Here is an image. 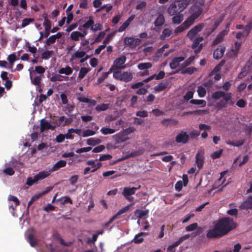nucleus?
I'll use <instances>...</instances> for the list:
<instances>
[{"label":"nucleus","mask_w":252,"mask_h":252,"mask_svg":"<svg viewBox=\"0 0 252 252\" xmlns=\"http://www.w3.org/2000/svg\"><path fill=\"white\" fill-rule=\"evenodd\" d=\"M66 164V161L64 160H60L57 162L50 169L51 172L59 170L60 168L65 166Z\"/></svg>","instance_id":"18"},{"label":"nucleus","mask_w":252,"mask_h":252,"mask_svg":"<svg viewBox=\"0 0 252 252\" xmlns=\"http://www.w3.org/2000/svg\"><path fill=\"white\" fill-rule=\"evenodd\" d=\"M132 205V204H129L125 206V207L119 210L118 212L113 216L116 217V219L118 216L127 212L129 210L130 207Z\"/></svg>","instance_id":"34"},{"label":"nucleus","mask_w":252,"mask_h":252,"mask_svg":"<svg viewBox=\"0 0 252 252\" xmlns=\"http://www.w3.org/2000/svg\"><path fill=\"white\" fill-rule=\"evenodd\" d=\"M3 172L4 173H5L6 174L10 175V176L13 175L15 173L14 170L11 167H7V168H5L3 170Z\"/></svg>","instance_id":"64"},{"label":"nucleus","mask_w":252,"mask_h":252,"mask_svg":"<svg viewBox=\"0 0 252 252\" xmlns=\"http://www.w3.org/2000/svg\"><path fill=\"white\" fill-rule=\"evenodd\" d=\"M194 94V91H189L184 95V100L187 101L192 98Z\"/></svg>","instance_id":"47"},{"label":"nucleus","mask_w":252,"mask_h":252,"mask_svg":"<svg viewBox=\"0 0 252 252\" xmlns=\"http://www.w3.org/2000/svg\"><path fill=\"white\" fill-rule=\"evenodd\" d=\"M249 68L246 66H244L241 70V71L239 73L238 78L242 79L246 76L248 73Z\"/></svg>","instance_id":"46"},{"label":"nucleus","mask_w":252,"mask_h":252,"mask_svg":"<svg viewBox=\"0 0 252 252\" xmlns=\"http://www.w3.org/2000/svg\"><path fill=\"white\" fill-rule=\"evenodd\" d=\"M149 211L148 210H142L137 209L135 211V216L139 219H146L148 217Z\"/></svg>","instance_id":"15"},{"label":"nucleus","mask_w":252,"mask_h":252,"mask_svg":"<svg viewBox=\"0 0 252 252\" xmlns=\"http://www.w3.org/2000/svg\"><path fill=\"white\" fill-rule=\"evenodd\" d=\"M95 134V132L94 131L88 129L83 132L82 136L84 137H86L88 136L94 135Z\"/></svg>","instance_id":"55"},{"label":"nucleus","mask_w":252,"mask_h":252,"mask_svg":"<svg viewBox=\"0 0 252 252\" xmlns=\"http://www.w3.org/2000/svg\"><path fill=\"white\" fill-rule=\"evenodd\" d=\"M172 22L174 24H179L183 20L184 15L183 14H179L173 15Z\"/></svg>","instance_id":"28"},{"label":"nucleus","mask_w":252,"mask_h":252,"mask_svg":"<svg viewBox=\"0 0 252 252\" xmlns=\"http://www.w3.org/2000/svg\"><path fill=\"white\" fill-rule=\"evenodd\" d=\"M67 78V77L63 76L59 74H56L55 75H52L50 78V80L53 82L56 81H62L63 80V78L66 79Z\"/></svg>","instance_id":"40"},{"label":"nucleus","mask_w":252,"mask_h":252,"mask_svg":"<svg viewBox=\"0 0 252 252\" xmlns=\"http://www.w3.org/2000/svg\"><path fill=\"white\" fill-rule=\"evenodd\" d=\"M65 120V117L63 116L61 117H60L59 119H58V122H55V125L56 126H64L66 125V121L64 122Z\"/></svg>","instance_id":"44"},{"label":"nucleus","mask_w":252,"mask_h":252,"mask_svg":"<svg viewBox=\"0 0 252 252\" xmlns=\"http://www.w3.org/2000/svg\"><path fill=\"white\" fill-rule=\"evenodd\" d=\"M204 27V23H201L195 26L188 32L187 36L190 40H193L194 37L197 33L201 32Z\"/></svg>","instance_id":"4"},{"label":"nucleus","mask_w":252,"mask_h":252,"mask_svg":"<svg viewBox=\"0 0 252 252\" xmlns=\"http://www.w3.org/2000/svg\"><path fill=\"white\" fill-rule=\"evenodd\" d=\"M252 29V19L250 20L244 27V36H248Z\"/></svg>","instance_id":"23"},{"label":"nucleus","mask_w":252,"mask_h":252,"mask_svg":"<svg viewBox=\"0 0 252 252\" xmlns=\"http://www.w3.org/2000/svg\"><path fill=\"white\" fill-rule=\"evenodd\" d=\"M189 237H190V235L189 234H186V235L180 237L178 239V240L175 242L171 246H170V248H175V247H177L184 241L189 239Z\"/></svg>","instance_id":"22"},{"label":"nucleus","mask_w":252,"mask_h":252,"mask_svg":"<svg viewBox=\"0 0 252 252\" xmlns=\"http://www.w3.org/2000/svg\"><path fill=\"white\" fill-rule=\"evenodd\" d=\"M141 42L139 38H135L132 37H126L124 39V44L131 48H134Z\"/></svg>","instance_id":"6"},{"label":"nucleus","mask_w":252,"mask_h":252,"mask_svg":"<svg viewBox=\"0 0 252 252\" xmlns=\"http://www.w3.org/2000/svg\"><path fill=\"white\" fill-rule=\"evenodd\" d=\"M135 191L136 189L134 188V187H125L123 189L122 194L126 200L129 201H133L134 198L131 196V195L134 194Z\"/></svg>","instance_id":"7"},{"label":"nucleus","mask_w":252,"mask_h":252,"mask_svg":"<svg viewBox=\"0 0 252 252\" xmlns=\"http://www.w3.org/2000/svg\"><path fill=\"white\" fill-rule=\"evenodd\" d=\"M152 66L150 63H141L138 65V68L140 70H144L150 68Z\"/></svg>","instance_id":"38"},{"label":"nucleus","mask_w":252,"mask_h":252,"mask_svg":"<svg viewBox=\"0 0 252 252\" xmlns=\"http://www.w3.org/2000/svg\"><path fill=\"white\" fill-rule=\"evenodd\" d=\"M136 115L142 118L147 117L148 116L147 112L145 110L137 111L136 113Z\"/></svg>","instance_id":"63"},{"label":"nucleus","mask_w":252,"mask_h":252,"mask_svg":"<svg viewBox=\"0 0 252 252\" xmlns=\"http://www.w3.org/2000/svg\"><path fill=\"white\" fill-rule=\"evenodd\" d=\"M197 93L199 97H203L206 95V89L202 86H199L198 87Z\"/></svg>","instance_id":"49"},{"label":"nucleus","mask_w":252,"mask_h":252,"mask_svg":"<svg viewBox=\"0 0 252 252\" xmlns=\"http://www.w3.org/2000/svg\"><path fill=\"white\" fill-rule=\"evenodd\" d=\"M58 72L59 74H64L66 75H69L72 73V69L69 66H66L65 67L61 68Z\"/></svg>","instance_id":"24"},{"label":"nucleus","mask_w":252,"mask_h":252,"mask_svg":"<svg viewBox=\"0 0 252 252\" xmlns=\"http://www.w3.org/2000/svg\"><path fill=\"white\" fill-rule=\"evenodd\" d=\"M189 103L192 104L200 105L201 107H205L206 105V102L202 99H191Z\"/></svg>","instance_id":"31"},{"label":"nucleus","mask_w":252,"mask_h":252,"mask_svg":"<svg viewBox=\"0 0 252 252\" xmlns=\"http://www.w3.org/2000/svg\"><path fill=\"white\" fill-rule=\"evenodd\" d=\"M117 129L110 128L106 127H102L100 129V132L104 135L111 134L115 132Z\"/></svg>","instance_id":"30"},{"label":"nucleus","mask_w":252,"mask_h":252,"mask_svg":"<svg viewBox=\"0 0 252 252\" xmlns=\"http://www.w3.org/2000/svg\"><path fill=\"white\" fill-rule=\"evenodd\" d=\"M80 32L78 31H74L70 33V37L71 39L73 41H78L79 40V38H80Z\"/></svg>","instance_id":"43"},{"label":"nucleus","mask_w":252,"mask_h":252,"mask_svg":"<svg viewBox=\"0 0 252 252\" xmlns=\"http://www.w3.org/2000/svg\"><path fill=\"white\" fill-rule=\"evenodd\" d=\"M34 21V19L33 18H25L23 20L22 27L24 28L27 26L29 25L31 23Z\"/></svg>","instance_id":"50"},{"label":"nucleus","mask_w":252,"mask_h":252,"mask_svg":"<svg viewBox=\"0 0 252 252\" xmlns=\"http://www.w3.org/2000/svg\"><path fill=\"white\" fill-rule=\"evenodd\" d=\"M144 233L140 232L135 235L134 238L133 240V241L136 244H140L143 242L144 239L143 238L140 237V236L143 235Z\"/></svg>","instance_id":"42"},{"label":"nucleus","mask_w":252,"mask_h":252,"mask_svg":"<svg viewBox=\"0 0 252 252\" xmlns=\"http://www.w3.org/2000/svg\"><path fill=\"white\" fill-rule=\"evenodd\" d=\"M154 78H155L156 80H158V75H157L156 74H155L151 76L150 77H148V78L145 79L143 82H137L136 83L133 84L131 85V88L133 89L140 88L144 85V83H147V82L152 80Z\"/></svg>","instance_id":"11"},{"label":"nucleus","mask_w":252,"mask_h":252,"mask_svg":"<svg viewBox=\"0 0 252 252\" xmlns=\"http://www.w3.org/2000/svg\"><path fill=\"white\" fill-rule=\"evenodd\" d=\"M126 61V57L125 56H122L120 57L115 59L113 62V67L117 69H124L125 66L123 64Z\"/></svg>","instance_id":"8"},{"label":"nucleus","mask_w":252,"mask_h":252,"mask_svg":"<svg viewBox=\"0 0 252 252\" xmlns=\"http://www.w3.org/2000/svg\"><path fill=\"white\" fill-rule=\"evenodd\" d=\"M109 108V104H101L100 105H97L95 107V110L97 112L106 111Z\"/></svg>","instance_id":"37"},{"label":"nucleus","mask_w":252,"mask_h":252,"mask_svg":"<svg viewBox=\"0 0 252 252\" xmlns=\"http://www.w3.org/2000/svg\"><path fill=\"white\" fill-rule=\"evenodd\" d=\"M198 227L197 223H192L186 227V230L188 232L192 231L196 229Z\"/></svg>","instance_id":"54"},{"label":"nucleus","mask_w":252,"mask_h":252,"mask_svg":"<svg viewBox=\"0 0 252 252\" xmlns=\"http://www.w3.org/2000/svg\"><path fill=\"white\" fill-rule=\"evenodd\" d=\"M57 237L56 238L59 240V241L60 242V244L63 246H66V247H69L72 244V242H65L64 241L63 239L60 237V235L59 234H57Z\"/></svg>","instance_id":"51"},{"label":"nucleus","mask_w":252,"mask_h":252,"mask_svg":"<svg viewBox=\"0 0 252 252\" xmlns=\"http://www.w3.org/2000/svg\"><path fill=\"white\" fill-rule=\"evenodd\" d=\"M122 73L121 71H115L113 72V77L117 80L121 81Z\"/></svg>","instance_id":"62"},{"label":"nucleus","mask_w":252,"mask_h":252,"mask_svg":"<svg viewBox=\"0 0 252 252\" xmlns=\"http://www.w3.org/2000/svg\"><path fill=\"white\" fill-rule=\"evenodd\" d=\"M105 32H101L99 33L97 36L94 39V42L98 43L101 41L102 39L105 36Z\"/></svg>","instance_id":"57"},{"label":"nucleus","mask_w":252,"mask_h":252,"mask_svg":"<svg viewBox=\"0 0 252 252\" xmlns=\"http://www.w3.org/2000/svg\"><path fill=\"white\" fill-rule=\"evenodd\" d=\"M185 58L183 57H178L174 58L170 63V67L171 69H175L180 64V63L184 61Z\"/></svg>","instance_id":"13"},{"label":"nucleus","mask_w":252,"mask_h":252,"mask_svg":"<svg viewBox=\"0 0 252 252\" xmlns=\"http://www.w3.org/2000/svg\"><path fill=\"white\" fill-rule=\"evenodd\" d=\"M8 200L13 201L15 204V207L19 205L20 202L19 200L16 197L12 195H9L8 198Z\"/></svg>","instance_id":"52"},{"label":"nucleus","mask_w":252,"mask_h":252,"mask_svg":"<svg viewBox=\"0 0 252 252\" xmlns=\"http://www.w3.org/2000/svg\"><path fill=\"white\" fill-rule=\"evenodd\" d=\"M57 201H62V203L63 204V205H64L65 204H67V203H70L71 204H72V200L70 199V198L69 197H68V196H65L64 197H62L60 198H58L57 200Z\"/></svg>","instance_id":"39"},{"label":"nucleus","mask_w":252,"mask_h":252,"mask_svg":"<svg viewBox=\"0 0 252 252\" xmlns=\"http://www.w3.org/2000/svg\"><path fill=\"white\" fill-rule=\"evenodd\" d=\"M189 141V136L187 132L181 130L175 137V141L177 143L186 144Z\"/></svg>","instance_id":"5"},{"label":"nucleus","mask_w":252,"mask_h":252,"mask_svg":"<svg viewBox=\"0 0 252 252\" xmlns=\"http://www.w3.org/2000/svg\"><path fill=\"white\" fill-rule=\"evenodd\" d=\"M56 42V39L54 37V36L51 35L49 38H48L45 42V44L46 45H50L52 44H54Z\"/></svg>","instance_id":"61"},{"label":"nucleus","mask_w":252,"mask_h":252,"mask_svg":"<svg viewBox=\"0 0 252 252\" xmlns=\"http://www.w3.org/2000/svg\"><path fill=\"white\" fill-rule=\"evenodd\" d=\"M196 70H197L196 68L194 67H189L186 68L185 69H184V68H182V69L177 70L176 72L177 73L180 72L182 74H191L194 71H196Z\"/></svg>","instance_id":"19"},{"label":"nucleus","mask_w":252,"mask_h":252,"mask_svg":"<svg viewBox=\"0 0 252 252\" xmlns=\"http://www.w3.org/2000/svg\"><path fill=\"white\" fill-rule=\"evenodd\" d=\"M225 50L224 47H221L220 48H217L214 50L213 53V57L216 60L220 59L223 55Z\"/></svg>","instance_id":"14"},{"label":"nucleus","mask_w":252,"mask_h":252,"mask_svg":"<svg viewBox=\"0 0 252 252\" xmlns=\"http://www.w3.org/2000/svg\"><path fill=\"white\" fill-rule=\"evenodd\" d=\"M52 53V51L46 50L41 54V58L43 60H48L51 57Z\"/></svg>","instance_id":"45"},{"label":"nucleus","mask_w":252,"mask_h":252,"mask_svg":"<svg viewBox=\"0 0 252 252\" xmlns=\"http://www.w3.org/2000/svg\"><path fill=\"white\" fill-rule=\"evenodd\" d=\"M168 47H169V45L167 44H165V45H164L162 46V48L159 49H158V57L161 56L162 55H163V56L164 57L168 56L170 52L168 51V52H164V49L165 48H168Z\"/></svg>","instance_id":"35"},{"label":"nucleus","mask_w":252,"mask_h":252,"mask_svg":"<svg viewBox=\"0 0 252 252\" xmlns=\"http://www.w3.org/2000/svg\"><path fill=\"white\" fill-rule=\"evenodd\" d=\"M38 182L37 180H35V176L32 178L31 177H28L27 180L26 184L29 186H32L34 183Z\"/></svg>","instance_id":"58"},{"label":"nucleus","mask_w":252,"mask_h":252,"mask_svg":"<svg viewBox=\"0 0 252 252\" xmlns=\"http://www.w3.org/2000/svg\"><path fill=\"white\" fill-rule=\"evenodd\" d=\"M222 153V150L220 149L219 151L214 152L213 153H212L211 155V157L213 159H216L220 158L221 156Z\"/></svg>","instance_id":"56"},{"label":"nucleus","mask_w":252,"mask_h":252,"mask_svg":"<svg viewBox=\"0 0 252 252\" xmlns=\"http://www.w3.org/2000/svg\"><path fill=\"white\" fill-rule=\"evenodd\" d=\"M192 14L187 19V20L191 25L194 23L195 20L197 19L202 13V8L200 6L195 5L192 7Z\"/></svg>","instance_id":"3"},{"label":"nucleus","mask_w":252,"mask_h":252,"mask_svg":"<svg viewBox=\"0 0 252 252\" xmlns=\"http://www.w3.org/2000/svg\"><path fill=\"white\" fill-rule=\"evenodd\" d=\"M187 5V3L183 0H176L170 4L168 9V12L171 16L181 14Z\"/></svg>","instance_id":"2"},{"label":"nucleus","mask_w":252,"mask_h":252,"mask_svg":"<svg viewBox=\"0 0 252 252\" xmlns=\"http://www.w3.org/2000/svg\"><path fill=\"white\" fill-rule=\"evenodd\" d=\"M200 131L197 130H193L189 132V139H194L198 137L200 135Z\"/></svg>","instance_id":"53"},{"label":"nucleus","mask_w":252,"mask_h":252,"mask_svg":"<svg viewBox=\"0 0 252 252\" xmlns=\"http://www.w3.org/2000/svg\"><path fill=\"white\" fill-rule=\"evenodd\" d=\"M94 24V21L92 17H90L89 20L82 25V27L85 29L91 28L92 30V26Z\"/></svg>","instance_id":"41"},{"label":"nucleus","mask_w":252,"mask_h":252,"mask_svg":"<svg viewBox=\"0 0 252 252\" xmlns=\"http://www.w3.org/2000/svg\"><path fill=\"white\" fill-rule=\"evenodd\" d=\"M236 223L232 218H222L217 221L213 229L208 231L206 233V237L208 239L222 237L236 228Z\"/></svg>","instance_id":"1"},{"label":"nucleus","mask_w":252,"mask_h":252,"mask_svg":"<svg viewBox=\"0 0 252 252\" xmlns=\"http://www.w3.org/2000/svg\"><path fill=\"white\" fill-rule=\"evenodd\" d=\"M242 209H252V196L248 198L244 201L240 206Z\"/></svg>","instance_id":"16"},{"label":"nucleus","mask_w":252,"mask_h":252,"mask_svg":"<svg viewBox=\"0 0 252 252\" xmlns=\"http://www.w3.org/2000/svg\"><path fill=\"white\" fill-rule=\"evenodd\" d=\"M169 81L167 80H163L158 84V92L167 88L169 85Z\"/></svg>","instance_id":"33"},{"label":"nucleus","mask_w":252,"mask_h":252,"mask_svg":"<svg viewBox=\"0 0 252 252\" xmlns=\"http://www.w3.org/2000/svg\"><path fill=\"white\" fill-rule=\"evenodd\" d=\"M90 71V68L81 67L79 73L78 78L80 79H83Z\"/></svg>","instance_id":"32"},{"label":"nucleus","mask_w":252,"mask_h":252,"mask_svg":"<svg viewBox=\"0 0 252 252\" xmlns=\"http://www.w3.org/2000/svg\"><path fill=\"white\" fill-rule=\"evenodd\" d=\"M101 142V141L98 138H90L87 140V144L89 145L95 146Z\"/></svg>","instance_id":"29"},{"label":"nucleus","mask_w":252,"mask_h":252,"mask_svg":"<svg viewBox=\"0 0 252 252\" xmlns=\"http://www.w3.org/2000/svg\"><path fill=\"white\" fill-rule=\"evenodd\" d=\"M7 60L10 63L13 65L14 62L17 60L16 56L14 53L10 54L8 56Z\"/></svg>","instance_id":"60"},{"label":"nucleus","mask_w":252,"mask_h":252,"mask_svg":"<svg viewBox=\"0 0 252 252\" xmlns=\"http://www.w3.org/2000/svg\"><path fill=\"white\" fill-rule=\"evenodd\" d=\"M225 31H223L218 34L216 38L213 41V45H216L222 42L223 40V36L225 35Z\"/></svg>","instance_id":"25"},{"label":"nucleus","mask_w":252,"mask_h":252,"mask_svg":"<svg viewBox=\"0 0 252 252\" xmlns=\"http://www.w3.org/2000/svg\"><path fill=\"white\" fill-rule=\"evenodd\" d=\"M178 123V121L175 119H164L162 121V124L165 126L176 125Z\"/></svg>","instance_id":"20"},{"label":"nucleus","mask_w":252,"mask_h":252,"mask_svg":"<svg viewBox=\"0 0 252 252\" xmlns=\"http://www.w3.org/2000/svg\"><path fill=\"white\" fill-rule=\"evenodd\" d=\"M28 241L32 247H34L37 244V240L32 234H30L27 236Z\"/></svg>","instance_id":"27"},{"label":"nucleus","mask_w":252,"mask_h":252,"mask_svg":"<svg viewBox=\"0 0 252 252\" xmlns=\"http://www.w3.org/2000/svg\"><path fill=\"white\" fill-rule=\"evenodd\" d=\"M43 25L45 29H51V22L47 18L46 14H45V15L44 16V22Z\"/></svg>","instance_id":"48"},{"label":"nucleus","mask_w":252,"mask_h":252,"mask_svg":"<svg viewBox=\"0 0 252 252\" xmlns=\"http://www.w3.org/2000/svg\"><path fill=\"white\" fill-rule=\"evenodd\" d=\"M55 128L56 126H53L51 125L45 119L41 120L40 130L41 132H44L45 130L51 129L53 130L55 129Z\"/></svg>","instance_id":"10"},{"label":"nucleus","mask_w":252,"mask_h":252,"mask_svg":"<svg viewBox=\"0 0 252 252\" xmlns=\"http://www.w3.org/2000/svg\"><path fill=\"white\" fill-rule=\"evenodd\" d=\"M244 130L246 134L250 135L252 131V124L246 125L244 127Z\"/></svg>","instance_id":"59"},{"label":"nucleus","mask_w":252,"mask_h":252,"mask_svg":"<svg viewBox=\"0 0 252 252\" xmlns=\"http://www.w3.org/2000/svg\"><path fill=\"white\" fill-rule=\"evenodd\" d=\"M224 94V92L221 91H218L214 92L212 94V98L213 99L218 100L222 97Z\"/></svg>","instance_id":"36"},{"label":"nucleus","mask_w":252,"mask_h":252,"mask_svg":"<svg viewBox=\"0 0 252 252\" xmlns=\"http://www.w3.org/2000/svg\"><path fill=\"white\" fill-rule=\"evenodd\" d=\"M191 25L186 20L183 23L178 27L174 31V32L177 34L178 33L182 32L186 29H188Z\"/></svg>","instance_id":"12"},{"label":"nucleus","mask_w":252,"mask_h":252,"mask_svg":"<svg viewBox=\"0 0 252 252\" xmlns=\"http://www.w3.org/2000/svg\"><path fill=\"white\" fill-rule=\"evenodd\" d=\"M51 172L50 170L49 171H42L39 172L37 174L34 176L35 180L38 181L48 177L50 175Z\"/></svg>","instance_id":"17"},{"label":"nucleus","mask_w":252,"mask_h":252,"mask_svg":"<svg viewBox=\"0 0 252 252\" xmlns=\"http://www.w3.org/2000/svg\"><path fill=\"white\" fill-rule=\"evenodd\" d=\"M172 34V31L169 28H165L162 32L161 35L160 36L161 39H166L169 38Z\"/></svg>","instance_id":"26"},{"label":"nucleus","mask_w":252,"mask_h":252,"mask_svg":"<svg viewBox=\"0 0 252 252\" xmlns=\"http://www.w3.org/2000/svg\"><path fill=\"white\" fill-rule=\"evenodd\" d=\"M196 163L197 167L200 169L202 167L204 162V152L202 150L198 151L195 156Z\"/></svg>","instance_id":"9"},{"label":"nucleus","mask_w":252,"mask_h":252,"mask_svg":"<svg viewBox=\"0 0 252 252\" xmlns=\"http://www.w3.org/2000/svg\"><path fill=\"white\" fill-rule=\"evenodd\" d=\"M132 79V74L130 72L124 71L122 73L121 81L125 82H128Z\"/></svg>","instance_id":"21"}]
</instances>
